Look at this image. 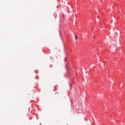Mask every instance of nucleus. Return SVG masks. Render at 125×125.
<instances>
[{"mask_svg":"<svg viewBox=\"0 0 125 125\" xmlns=\"http://www.w3.org/2000/svg\"><path fill=\"white\" fill-rule=\"evenodd\" d=\"M78 39V36H76L75 37V39L77 40Z\"/></svg>","mask_w":125,"mask_h":125,"instance_id":"f257e3e1","label":"nucleus"}]
</instances>
